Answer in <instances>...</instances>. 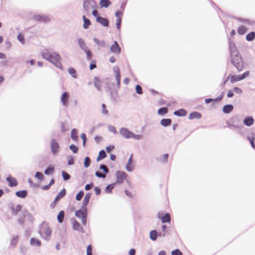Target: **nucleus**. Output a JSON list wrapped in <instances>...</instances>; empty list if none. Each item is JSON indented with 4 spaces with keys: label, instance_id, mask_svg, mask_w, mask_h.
<instances>
[{
    "label": "nucleus",
    "instance_id": "obj_27",
    "mask_svg": "<svg viewBox=\"0 0 255 255\" xmlns=\"http://www.w3.org/2000/svg\"><path fill=\"white\" fill-rule=\"evenodd\" d=\"M107 156L105 151L104 150H102L99 152V155L97 158V161H99L104 158Z\"/></svg>",
    "mask_w": 255,
    "mask_h": 255
},
{
    "label": "nucleus",
    "instance_id": "obj_63",
    "mask_svg": "<svg viewBox=\"0 0 255 255\" xmlns=\"http://www.w3.org/2000/svg\"><path fill=\"white\" fill-rule=\"evenodd\" d=\"M93 185H93V183H91L89 184H87L85 187V189L86 190H89L90 189H91L92 188Z\"/></svg>",
    "mask_w": 255,
    "mask_h": 255
},
{
    "label": "nucleus",
    "instance_id": "obj_26",
    "mask_svg": "<svg viewBox=\"0 0 255 255\" xmlns=\"http://www.w3.org/2000/svg\"><path fill=\"white\" fill-rule=\"evenodd\" d=\"M65 216L64 211L62 210L60 211L58 216H57V220L59 223H62L63 221L64 218Z\"/></svg>",
    "mask_w": 255,
    "mask_h": 255
},
{
    "label": "nucleus",
    "instance_id": "obj_18",
    "mask_svg": "<svg viewBox=\"0 0 255 255\" xmlns=\"http://www.w3.org/2000/svg\"><path fill=\"white\" fill-rule=\"evenodd\" d=\"M16 195L19 197L24 198L27 195V191L26 190L18 191L15 193Z\"/></svg>",
    "mask_w": 255,
    "mask_h": 255
},
{
    "label": "nucleus",
    "instance_id": "obj_8",
    "mask_svg": "<svg viewBox=\"0 0 255 255\" xmlns=\"http://www.w3.org/2000/svg\"><path fill=\"white\" fill-rule=\"evenodd\" d=\"M33 18L35 21L44 22H47L50 20V19L48 16L41 15H34L33 16Z\"/></svg>",
    "mask_w": 255,
    "mask_h": 255
},
{
    "label": "nucleus",
    "instance_id": "obj_37",
    "mask_svg": "<svg viewBox=\"0 0 255 255\" xmlns=\"http://www.w3.org/2000/svg\"><path fill=\"white\" fill-rule=\"evenodd\" d=\"M230 78H231V82L232 83H234L235 82L242 80L241 75L231 76Z\"/></svg>",
    "mask_w": 255,
    "mask_h": 255
},
{
    "label": "nucleus",
    "instance_id": "obj_30",
    "mask_svg": "<svg viewBox=\"0 0 255 255\" xmlns=\"http://www.w3.org/2000/svg\"><path fill=\"white\" fill-rule=\"evenodd\" d=\"M83 19L84 20V24L83 27L85 29H87L89 27V25L91 24V22L90 20L86 17L85 15L83 16Z\"/></svg>",
    "mask_w": 255,
    "mask_h": 255
},
{
    "label": "nucleus",
    "instance_id": "obj_32",
    "mask_svg": "<svg viewBox=\"0 0 255 255\" xmlns=\"http://www.w3.org/2000/svg\"><path fill=\"white\" fill-rule=\"evenodd\" d=\"M30 243L32 245H36L37 246H41V242L40 240H39L35 238H31L30 239Z\"/></svg>",
    "mask_w": 255,
    "mask_h": 255
},
{
    "label": "nucleus",
    "instance_id": "obj_20",
    "mask_svg": "<svg viewBox=\"0 0 255 255\" xmlns=\"http://www.w3.org/2000/svg\"><path fill=\"white\" fill-rule=\"evenodd\" d=\"M202 117L201 114L198 112H193L191 113L189 116V118L191 120L194 119H200Z\"/></svg>",
    "mask_w": 255,
    "mask_h": 255
},
{
    "label": "nucleus",
    "instance_id": "obj_9",
    "mask_svg": "<svg viewBox=\"0 0 255 255\" xmlns=\"http://www.w3.org/2000/svg\"><path fill=\"white\" fill-rule=\"evenodd\" d=\"M111 51L115 54H120L121 48L117 41H115L114 44L111 46Z\"/></svg>",
    "mask_w": 255,
    "mask_h": 255
},
{
    "label": "nucleus",
    "instance_id": "obj_61",
    "mask_svg": "<svg viewBox=\"0 0 255 255\" xmlns=\"http://www.w3.org/2000/svg\"><path fill=\"white\" fill-rule=\"evenodd\" d=\"M100 168L101 169H103V170H104V171L106 173H107L108 172V171H109V170H108V169L106 165H101L100 166Z\"/></svg>",
    "mask_w": 255,
    "mask_h": 255
},
{
    "label": "nucleus",
    "instance_id": "obj_2",
    "mask_svg": "<svg viewBox=\"0 0 255 255\" xmlns=\"http://www.w3.org/2000/svg\"><path fill=\"white\" fill-rule=\"evenodd\" d=\"M40 234L45 240L48 241L52 235L51 229L48 225L43 224L41 226Z\"/></svg>",
    "mask_w": 255,
    "mask_h": 255
},
{
    "label": "nucleus",
    "instance_id": "obj_22",
    "mask_svg": "<svg viewBox=\"0 0 255 255\" xmlns=\"http://www.w3.org/2000/svg\"><path fill=\"white\" fill-rule=\"evenodd\" d=\"M91 197V194L87 193L86 194L83 202V207H86V206L88 205L89 202V200Z\"/></svg>",
    "mask_w": 255,
    "mask_h": 255
},
{
    "label": "nucleus",
    "instance_id": "obj_45",
    "mask_svg": "<svg viewBox=\"0 0 255 255\" xmlns=\"http://www.w3.org/2000/svg\"><path fill=\"white\" fill-rule=\"evenodd\" d=\"M87 54V57L88 60H90L92 58V53L88 48L84 50Z\"/></svg>",
    "mask_w": 255,
    "mask_h": 255
},
{
    "label": "nucleus",
    "instance_id": "obj_53",
    "mask_svg": "<svg viewBox=\"0 0 255 255\" xmlns=\"http://www.w3.org/2000/svg\"><path fill=\"white\" fill-rule=\"evenodd\" d=\"M92 247L91 245H88L87 248V255H92Z\"/></svg>",
    "mask_w": 255,
    "mask_h": 255
},
{
    "label": "nucleus",
    "instance_id": "obj_28",
    "mask_svg": "<svg viewBox=\"0 0 255 255\" xmlns=\"http://www.w3.org/2000/svg\"><path fill=\"white\" fill-rule=\"evenodd\" d=\"M78 44L80 46V47L83 50H86V49H87V47L85 44V42L84 40L82 38H79L78 40Z\"/></svg>",
    "mask_w": 255,
    "mask_h": 255
},
{
    "label": "nucleus",
    "instance_id": "obj_41",
    "mask_svg": "<svg viewBox=\"0 0 255 255\" xmlns=\"http://www.w3.org/2000/svg\"><path fill=\"white\" fill-rule=\"evenodd\" d=\"M168 112V109L167 108H165V107H163V108H160L158 109V114L159 115H164V114H165L167 113Z\"/></svg>",
    "mask_w": 255,
    "mask_h": 255
},
{
    "label": "nucleus",
    "instance_id": "obj_60",
    "mask_svg": "<svg viewBox=\"0 0 255 255\" xmlns=\"http://www.w3.org/2000/svg\"><path fill=\"white\" fill-rule=\"evenodd\" d=\"M250 75V72L249 71H246L244 74L241 75V79L242 80L244 79L247 77H248Z\"/></svg>",
    "mask_w": 255,
    "mask_h": 255
},
{
    "label": "nucleus",
    "instance_id": "obj_58",
    "mask_svg": "<svg viewBox=\"0 0 255 255\" xmlns=\"http://www.w3.org/2000/svg\"><path fill=\"white\" fill-rule=\"evenodd\" d=\"M96 175L100 178H105L106 177L105 173H102L99 171H97L96 172Z\"/></svg>",
    "mask_w": 255,
    "mask_h": 255
},
{
    "label": "nucleus",
    "instance_id": "obj_10",
    "mask_svg": "<svg viewBox=\"0 0 255 255\" xmlns=\"http://www.w3.org/2000/svg\"><path fill=\"white\" fill-rule=\"evenodd\" d=\"M69 101V93L65 92L63 93L61 97V101L64 106H66Z\"/></svg>",
    "mask_w": 255,
    "mask_h": 255
},
{
    "label": "nucleus",
    "instance_id": "obj_23",
    "mask_svg": "<svg viewBox=\"0 0 255 255\" xmlns=\"http://www.w3.org/2000/svg\"><path fill=\"white\" fill-rule=\"evenodd\" d=\"M21 206L20 205H17L13 206L11 207V210L13 214H16L21 210Z\"/></svg>",
    "mask_w": 255,
    "mask_h": 255
},
{
    "label": "nucleus",
    "instance_id": "obj_51",
    "mask_svg": "<svg viewBox=\"0 0 255 255\" xmlns=\"http://www.w3.org/2000/svg\"><path fill=\"white\" fill-rule=\"evenodd\" d=\"M102 109L103 114L105 115H107L108 114V111L106 109V106L105 104H103L102 105Z\"/></svg>",
    "mask_w": 255,
    "mask_h": 255
},
{
    "label": "nucleus",
    "instance_id": "obj_47",
    "mask_svg": "<svg viewBox=\"0 0 255 255\" xmlns=\"http://www.w3.org/2000/svg\"><path fill=\"white\" fill-rule=\"evenodd\" d=\"M17 39L21 42L22 44H24L25 43L24 36L22 34L19 33L17 35Z\"/></svg>",
    "mask_w": 255,
    "mask_h": 255
},
{
    "label": "nucleus",
    "instance_id": "obj_7",
    "mask_svg": "<svg viewBox=\"0 0 255 255\" xmlns=\"http://www.w3.org/2000/svg\"><path fill=\"white\" fill-rule=\"evenodd\" d=\"M50 148L53 154L56 155L59 151V145L55 139H53L50 142Z\"/></svg>",
    "mask_w": 255,
    "mask_h": 255
},
{
    "label": "nucleus",
    "instance_id": "obj_21",
    "mask_svg": "<svg viewBox=\"0 0 255 255\" xmlns=\"http://www.w3.org/2000/svg\"><path fill=\"white\" fill-rule=\"evenodd\" d=\"M247 31V28L246 26L241 25L239 26L238 28L237 31L239 35H244L246 33Z\"/></svg>",
    "mask_w": 255,
    "mask_h": 255
},
{
    "label": "nucleus",
    "instance_id": "obj_64",
    "mask_svg": "<svg viewBox=\"0 0 255 255\" xmlns=\"http://www.w3.org/2000/svg\"><path fill=\"white\" fill-rule=\"evenodd\" d=\"M234 90L235 91V93H238V94H242V90L241 89L238 88V87H235L234 88Z\"/></svg>",
    "mask_w": 255,
    "mask_h": 255
},
{
    "label": "nucleus",
    "instance_id": "obj_13",
    "mask_svg": "<svg viewBox=\"0 0 255 255\" xmlns=\"http://www.w3.org/2000/svg\"><path fill=\"white\" fill-rule=\"evenodd\" d=\"M96 20L98 22L104 26H108L109 25V20L107 18L99 16L97 17Z\"/></svg>",
    "mask_w": 255,
    "mask_h": 255
},
{
    "label": "nucleus",
    "instance_id": "obj_42",
    "mask_svg": "<svg viewBox=\"0 0 255 255\" xmlns=\"http://www.w3.org/2000/svg\"><path fill=\"white\" fill-rule=\"evenodd\" d=\"M54 171V167L52 166H49L47 167L44 171L45 174L48 175L52 173Z\"/></svg>",
    "mask_w": 255,
    "mask_h": 255
},
{
    "label": "nucleus",
    "instance_id": "obj_16",
    "mask_svg": "<svg viewBox=\"0 0 255 255\" xmlns=\"http://www.w3.org/2000/svg\"><path fill=\"white\" fill-rule=\"evenodd\" d=\"M254 120L252 117L248 116L244 120V124L247 126H251L254 124Z\"/></svg>",
    "mask_w": 255,
    "mask_h": 255
},
{
    "label": "nucleus",
    "instance_id": "obj_52",
    "mask_svg": "<svg viewBox=\"0 0 255 255\" xmlns=\"http://www.w3.org/2000/svg\"><path fill=\"white\" fill-rule=\"evenodd\" d=\"M135 90H136V92L138 94H142V88L139 85H136V87H135Z\"/></svg>",
    "mask_w": 255,
    "mask_h": 255
},
{
    "label": "nucleus",
    "instance_id": "obj_6",
    "mask_svg": "<svg viewBox=\"0 0 255 255\" xmlns=\"http://www.w3.org/2000/svg\"><path fill=\"white\" fill-rule=\"evenodd\" d=\"M116 182L119 184L123 183L127 177V174L124 171H118L116 172Z\"/></svg>",
    "mask_w": 255,
    "mask_h": 255
},
{
    "label": "nucleus",
    "instance_id": "obj_29",
    "mask_svg": "<svg viewBox=\"0 0 255 255\" xmlns=\"http://www.w3.org/2000/svg\"><path fill=\"white\" fill-rule=\"evenodd\" d=\"M171 221L170 216L169 214L166 213L164 216L161 218L162 223H170Z\"/></svg>",
    "mask_w": 255,
    "mask_h": 255
},
{
    "label": "nucleus",
    "instance_id": "obj_57",
    "mask_svg": "<svg viewBox=\"0 0 255 255\" xmlns=\"http://www.w3.org/2000/svg\"><path fill=\"white\" fill-rule=\"evenodd\" d=\"M97 66L96 65V61L93 60L90 64V69L91 70H93L94 68H96Z\"/></svg>",
    "mask_w": 255,
    "mask_h": 255
},
{
    "label": "nucleus",
    "instance_id": "obj_3",
    "mask_svg": "<svg viewBox=\"0 0 255 255\" xmlns=\"http://www.w3.org/2000/svg\"><path fill=\"white\" fill-rule=\"evenodd\" d=\"M231 60L233 64L239 70H241L243 66V62L239 54L231 56Z\"/></svg>",
    "mask_w": 255,
    "mask_h": 255
},
{
    "label": "nucleus",
    "instance_id": "obj_56",
    "mask_svg": "<svg viewBox=\"0 0 255 255\" xmlns=\"http://www.w3.org/2000/svg\"><path fill=\"white\" fill-rule=\"evenodd\" d=\"M121 22H122V18H117V19L116 20V26L118 29H119L120 28Z\"/></svg>",
    "mask_w": 255,
    "mask_h": 255
},
{
    "label": "nucleus",
    "instance_id": "obj_59",
    "mask_svg": "<svg viewBox=\"0 0 255 255\" xmlns=\"http://www.w3.org/2000/svg\"><path fill=\"white\" fill-rule=\"evenodd\" d=\"M81 137L83 139V145L84 146H85L86 141V135L85 133H83L81 135Z\"/></svg>",
    "mask_w": 255,
    "mask_h": 255
},
{
    "label": "nucleus",
    "instance_id": "obj_35",
    "mask_svg": "<svg viewBox=\"0 0 255 255\" xmlns=\"http://www.w3.org/2000/svg\"><path fill=\"white\" fill-rule=\"evenodd\" d=\"M110 4L111 2L109 0H101L100 3L101 7H107Z\"/></svg>",
    "mask_w": 255,
    "mask_h": 255
},
{
    "label": "nucleus",
    "instance_id": "obj_11",
    "mask_svg": "<svg viewBox=\"0 0 255 255\" xmlns=\"http://www.w3.org/2000/svg\"><path fill=\"white\" fill-rule=\"evenodd\" d=\"M121 134L126 138H130L132 133L126 128H122L120 130Z\"/></svg>",
    "mask_w": 255,
    "mask_h": 255
},
{
    "label": "nucleus",
    "instance_id": "obj_50",
    "mask_svg": "<svg viewBox=\"0 0 255 255\" xmlns=\"http://www.w3.org/2000/svg\"><path fill=\"white\" fill-rule=\"evenodd\" d=\"M90 164V159L88 157H86L85 158L84 161V166L85 167H88Z\"/></svg>",
    "mask_w": 255,
    "mask_h": 255
},
{
    "label": "nucleus",
    "instance_id": "obj_48",
    "mask_svg": "<svg viewBox=\"0 0 255 255\" xmlns=\"http://www.w3.org/2000/svg\"><path fill=\"white\" fill-rule=\"evenodd\" d=\"M171 254V255H183L182 252L178 249L172 251Z\"/></svg>",
    "mask_w": 255,
    "mask_h": 255
},
{
    "label": "nucleus",
    "instance_id": "obj_33",
    "mask_svg": "<svg viewBox=\"0 0 255 255\" xmlns=\"http://www.w3.org/2000/svg\"><path fill=\"white\" fill-rule=\"evenodd\" d=\"M223 96L221 95V96H219L218 98H217L215 99H211V98L206 99L205 101L206 104H209L213 101H215V102L220 101L222 100V99L223 98Z\"/></svg>",
    "mask_w": 255,
    "mask_h": 255
},
{
    "label": "nucleus",
    "instance_id": "obj_44",
    "mask_svg": "<svg viewBox=\"0 0 255 255\" xmlns=\"http://www.w3.org/2000/svg\"><path fill=\"white\" fill-rule=\"evenodd\" d=\"M114 185L113 184H110V185H108L106 188V189H105V191L107 193H112V189H113L114 188Z\"/></svg>",
    "mask_w": 255,
    "mask_h": 255
},
{
    "label": "nucleus",
    "instance_id": "obj_4",
    "mask_svg": "<svg viewBox=\"0 0 255 255\" xmlns=\"http://www.w3.org/2000/svg\"><path fill=\"white\" fill-rule=\"evenodd\" d=\"M75 215L77 217L81 218L83 225H86V218L87 216L86 207H82L81 210H77L75 212Z\"/></svg>",
    "mask_w": 255,
    "mask_h": 255
},
{
    "label": "nucleus",
    "instance_id": "obj_24",
    "mask_svg": "<svg viewBox=\"0 0 255 255\" xmlns=\"http://www.w3.org/2000/svg\"><path fill=\"white\" fill-rule=\"evenodd\" d=\"M171 120L170 119H164L161 120L160 122L161 125L163 127H167L170 125Z\"/></svg>",
    "mask_w": 255,
    "mask_h": 255
},
{
    "label": "nucleus",
    "instance_id": "obj_5",
    "mask_svg": "<svg viewBox=\"0 0 255 255\" xmlns=\"http://www.w3.org/2000/svg\"><path fill=\"white\" fill-rule=\"evenodd\" d=\"M83 6L86 12H88L91 10L95 9L97 4L94 0H85Z\"/></svg>",
    "mask_w": 255,
    "mask_h": 255
},
{
    "label": "nucleus",
    "instance_id": "obj_19",
    "mask_svg": "<svg viewBox=\"0 0 255 255\" xmlns=\"http://www.w3.org/2000/svg\"><path fill=\"white\" fill-rule=\"evenodd\" d=\"M233 110V106L232 105H227L224 106L223 111L224 113H230Z\"/></svg>",
    "mask_w": 255,
    "mask_h": 255
},
{
    "label": "nucleus",
    "instance_id": "obj_62",
    "mask_svg": "<svg viewBox=\"0 0 255 255\" xmlns=\"http://www.w3.org/2000/svg\"><path fill=\"white\" fill-rule=\"evenodd\" d=\"M122 12L120 10H117L115 13L116 16L117 18H122Z\"/></svg>",
    "mask_w": 255,
    "mask_h": 255
},
{
    "label": "nucleus",
    "instance_id": "obj_39",
    "mask_svg": "<svg viewBox=\"0 0 255 255\" xmlns=\"http://www.w3.org/2000/svg\"><path fill=\"white\" fill-rule=\"evenodd\" d=\"M157 233L155 230H152L150 232V238L153 240L155 241L157 239Z\"/></svg>",
    "mask_w": 255,
    "mask_h": 255
},
{
    "label": "nucleus",
    "instance_id": "obj_1",
    "mask_svg": "<svg viewBox=\"0 0 255 255\" xmlns=\"http://www.w3.org/2000/svg\"><path fill=\"white\" fill-rule=\"evenodd\" d=\"M41 55L43 58L52 63L57 67L62 68V64L60 62V57L57 54L46 50L41 53Z\"/></svg>",
    "mask_w": 255,
    "mask_h": 255
},
{
    "label": "nucleus",
    "instance_id": "obj_43",
    "mask_svg": "<svg viewBox=\"0 0 255 255\" xmlns=\"http://www.w3.org/2000/svg\"><path fill=\"white\" fill-rule=\"evenodd\" d=\"M62 175L65 180H69L70 178V175L65 171H62Z\"/></svg>",
    "mask_w": 255,
    "mask_h": 255
},
{
    "label": "nucleus",
    "instance_id": "obj_55",
    "mask_svg": "<svg viewBox=\"0 0 255 255\" xmlns=\"http://www.w3.org/2000/svg\"><path fill=\"white\" fill-rule=\"evenodd\" d=\"M126 169L128 171H131L133 169V166L131 163L128 162L126 165Z\"/></svg>",
    "mask_w": 255,
    "mask_h": 255
},
{
    "label": "nucleus",
    "instance_id": "obj_46",
    "mask_svg": "<svg viewBox=\"0 0 255 255\" xmlns=\"http://www.w3.org/2000/svg\"><path fill=\"white\" fill-rule=\"evenodd\" d=\"M35 177L40 180H42L43 179L44 176L42 173L39 172H36L35 174Z\"/></svg>",
    "mask_w": 255,
    "mask_h": 255
},
{
    "label": "nucleus",
    "instance_id": "obj_36",
    "mask_svg": "<svg viewBox=\"0 0 255 255\" xmlns=\"http://www.w3.org/2000/svg\"><path fill=\"white\" fill-rule=\"evenodd\" d=\"M66 192L65 189H63V190H62L55 198L56 201H58L60 199L64 197L66 194Z\"/></svg>",
    "mask_w": 255,
    "mask_h": 255
},
{
    "label": "nucleus",
    "instance_id": "obj_15",
    "mask_svg": "<svg viewBox=\"0 0 255 255\" xmlns=\"http://www.w3.org/2000/svg\"><path fill=\"white\" fill-rule=\"evenodd\" d=\"M115 74V78L118 87H120L121 85V74L119 68L114 71Z\"/></svg>",
    "mask_w": 255,
    "mask_h": 255
},
{
    "label": "nucleus",
    "instance_id": "obj_40",
    "mask_svg": "<svg viewBox=\"0 0 255 255\" xmlns=\"http://www.w3.org/2000/svg\"><path fill=\"white\" fill-rule=\"evenodd\" d=\"M68 72L74 78H77L76 71L73 68H70L68 69Z\"/></svg>",
    "mask_w": 255,
    "mask_h": 255
},
{
    "label": "nucleus",
    "instance_id": "obj_12",
    "mask_svg": "<svg viewBox=\"0 0 255 255\" xmlns=\"http://www.w3.org/2000/svg\"><path fill=\"white\" fill-rule=\"evenodd\" d=\"M72 226L73 229L80 231L82 233L84 232L83 228L81 226V225L77 221L74 220L72 222Z\"/></svg>",
    "mask_w": 255,
    "mask_h": 255
},
{
    "label": "nucleus",
    "instance_id": "obj_17",
    "mask_svg": "<svg viewBox=\"0 0 255 255\" xmlns=\"http://www.w3.org/2000/svg\"><path fill=\"white\" fill-rule=\"evenodd\" d=\"M229 48L230 50L231 56H234V55L239 54L235 45L234 43L230 44Z\"/></svg>",
    "mask_w": 255,
    "mask_h": 255
},
{
    "label": "nucleus",
    "instance_id": "obj_31",
    "mask_svg": "<svg viewBox=\"0 0 255 255\" xmlns=\"http://www.w3.org/2000/svg\"><path fill=\"white\" fill-rule=\"evenodd\" d=\"M77 134V130L75 128H73L71 132V138L73 140L77 141L78 140Z\"/></svg>",
    "mask_w": 255,
    "mask_h": 255
},
{
    "label": "nucleus",
    "instance_id": "obj_34",
    "mask_svg": "<svg viewBox=\"0 0 255 255\" xmlns=\"http://www.w3.org/2000/svg\"><path fill=\"white\" fill-rule=\"evenodd\" d=\"M187 113L184 109H180L174 112V114L178 116H185Z\"/></svg>",
    "mask_w": 255,
    "mask_h": 255
},
{
    "label": "nucleus",
    "instance_id": "obj_54",
    "mask_svg": "<svg viewBox=\"0 0 255 255\" xmlns=\"http://www.w3.org/2000/svg\"><path fill=\"white\" fill-rule=\"evenodd\" d=\"M70 149L75 153H77L78 151L77 147L74 144H72L70 146Z\"/></svg>",
    "mask_w": 255,
    "mask_h": 255
},
{
    "label": "nucleus",
    "instance_id": "obj_25",
    "mask_svg": "<svg viewBox=\"0 0 255 255\" xmlns=\"http://www.w3.org/2000/svg\"><path fill=\"white\" fill-rule=\"evenodd\" d=\"M94 85L95 86L100 90L101 89L102 84L101 81L98 77H95L94 78Z\"/></svg>",
    "mask_w": 255,
    "mask_h": 255
},
{
    "label": "nucleus",
    "instance_id": "obj_49",
    "mask_svg": "<svg viewBox=\"0 0 255 255\" xmlns=\"http://www.w3.org/2000/svg\"><path fill=\"white\" fill-rule=\"evenodd\" d=\"M84 195V192L83 191H81L79 192L76 195V199L78 201H80L82 198L83 196Z\"/></svg>",
    "mask_w": 255,
    "mask_h": 255
},
{
    "label": "nucleus",
    "instance_id": "obj_38",
    "mask_svg": "<svg viewBox=\"0 0 255 255\" xmlns=\"http://www.w3.org/2000/svg\"><path fill=\"white\" fill-rule=\"evenodd\" d=\"M255 38V33L254 32H251L246 35V39L248 41H252Z\"/></svg>",
    "mask_w": 255,
    "mask_h": 255
},
{
    "label": "nucleus",
    "instance_id": "obj_14",
    "mask_svg": "<svg viewBox=\"0 0 255 255\" xmlns=\"http://www.w3.org/2000/svg\"><path fill=\"white\" fill-rule=\"evenodd\" d=\"M6 180L8 182V185L10 187L16 186L17 185L16 179L11 176H8L6 178Z\"/></svg>",
    "mask_w": 255,
    "mask_h": 255
}]
</instances>
